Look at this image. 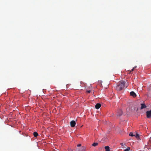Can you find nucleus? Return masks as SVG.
Segmentation results:
<instances>
[{
	"mask_svg": "<svg viewBox=\"0 0 151 151\" xmlns=\"http://www.w3.org/2000/svg\"><path fill=\"white\" fill-rule=\"evenodd\" d=\"M125 82L122 81L120 82L119 84L116 87V89L117 91H120L123 89L125 87Z\"/></svg>",
	"mask_w": 151,
	"mask_h": 151,
	"instance_id": "nucleus-1",
	"label": "nucleus"
},
{
	"mask_svg": "<svg viewBox=\"0 0 151 151\" xmlns=\"http://www.w3.org/2000/svg\"><path fill=\"white\" fill-rule=\"evenodd\" d=\"M85 150L86 147L84 146H82L79 148L76 149V151H85Z\"/></svg>",
	"mask_w": 151,
	"mask_h": 151,
	"instance_id": "nucleus-2",
	"label": "nucleus"
},
{
	"mask_svg": "<svg viewBox=\"0 0 151 151\" xmlns=\"http://www.w3.org/2000/svg\"><path fill=\"white\" fill-rule=\"evenodd\" d=\"M147 117L150 118L151 117V110L147 111L146 112Z\"/></svg>",
	"mask_w": 151,
	"mask_h": 151,
	"instance_id": "nucleus-3",
	"label": "nucleus"
},
{
	"mask_svg": "<svg viewBox=\"0 0 151 151\" xmlns=\"http://www.w3.org/2000/svg\"><path fill=\"white\" fill-rule=\"evenodd\" d=\"M76 124V123L75 121H72L70 122V126L72 127H74L75 126V125Z\"/></svg>",
	"mask_w": 151,
	"mask_h": 151,
	"instance_id": "nucleus-4",
	"label": "nucleus"
},
{
	"mask_svg": "<svg viewBox=\"0 0 151 151\" xmlns=\"http://www.w3.org/2000/svg\"><path fill=\"white\" fill-rule=\"evenodd\" d=\"M122 113V111L121 110L119 109L117 113V116H121Z\"/></svg>",
	"mask_w": 151,
	"mask_h": 151,
	"instance_id": "nucleus-5",
	"label": "nucleus"
},
{
	"mask_svg": "<svg viewBox=\"0 0 151 151\" xmlns=\"http://www.w3.org/2000/svg\"><path fill=\"white\" fill-rule=\"evenodd\" d=\"M101 104L98 103L96 104L95 106V107L96 109H98L101 107Z\"/></svg>",
	"mask_w": 151,
	"mask_h": 151,
	"instance_id": "nucleus-6",
	"label": "nucleus"
},
{
	"mask_svg": "<svg viewBox=\"0 0 151 151\" xmlns=\"http://www.w3.org/2000/svg\"><path fill=\"white\" fill-rule=\"evenodd\" d=\"M130 95L131 96H133L134 97H135L136 96V94L134 91H131L130 93Z\"/></svg>",
	"mask_w": 151,
	"mask_h": 151,
	"instance_id": "nucleus-7",
	"label": "nucleus"
},
{
	"mask_svg": "<svg viewBox=\"0 0 151 151\" xmlns=\"http://www.w3.org/2000/svg\"><path fill=\"white\" fill-rule=\"evenodd\" d=\"M146 105L144 104H141V109H142L144 108H146Z\"/></svg>",
	"mask_w": 151,
	"mask_h": 151,
	"instance_id": "nucleus-8",
	"label": "nucleus"
},
{
	"mask_svg": "<svg viewBox=\"0 0 151 151\" xmlns=\"http://www.w3.org/2000/svg\"><path fill=\"white\" fill-rule=\"evenodd\" d=\"M106 151H109V147L108 146H105V147Z\"/></svg>",
	"mask_w": 151,
	"mask_h": 151,
	"instance_id": "nucleus-9",
	"label": "nucleus"
},
{
	"mask_svg": "<svg viewBox=\"0 0 151 151\" xmlns=\"http://www.w3.org/2000/svg\"><path fill=\"white\" fill-rule=\"evenodd\" d=\"M34 137H36L38 135V134L36 132H34L33 133Z\"/></svg>",
	"mask_w": 151,
	"mask_h": 151,
	"instance_id": "nucleus-10",
	"label": "nucleus"
},
{
	"mask_svg": "<svg viewBox=\"0 0 151 151\" xmlns=\"http://www.w3.org/2000/svg\"><path fill=\"white\" fill-rule=\"evenodd\" d=\"M98 145V143L94 142L92 144V145L93 147H96V146Z\"/></svg>",
	"mask_w": 151,
	"mask_h": 151,
	"instance_id": "nucleus-11",
	"label": "nucleus"
},
{
	"mask_svg": "<svg viewBox=\"0 0 151 151\" xmlns=\"http://www.w3.org/2000/svg\"><path fill=\"white\" fill-rule=\"evenodd\" d=\"M130 148L129 147H128L127 148L125 149L124 151H129L130 150Z\"/></svg>",
	"mask_w": 151,
	"mask_h": 151,
	"instance_id": "nucleus-12",
	"label": "nucleus"
},
{
	"mask_svg": "<svg viewBox=\"0 0 151 151\" xmlns=\"http://www.w3.org/2000/svg\"><path fill=\"white\" fill-rule=\"evenodd\" d=\"M129 135L131 137H133L134 136H135V135L133 134V133L132 132H130L129 134Z\"/></svg>",
	"mask_w": 151,
	"mask_h": 151,
	"instance_id": "nucleus-13",
	"label": "nucleus"
},
{
	"mask_svg": "<svg viewBox=\"0 0 151 151\" xmlns=\"http://www.w3.org/2000/svg\"><path fill=\"white\" fill-rule=\"evenodd\" d=\"M134 136L137 138H139V134H136L135 135V136Z\"/></svg>",
	"mask_w": 151,
	"mask_h": 151,
	"instance_id": "nucleus-14",
	"label": "nucleus"
},
{
	"mask_svg": "<svg viewBox=\"0 0 151 151\" xmlns=\"http://www.w3.org/2000/svg\"><path fill=\"white\" fill-rule=\"evenodd\" d=\"M136 68V66L135 67H134V68H133V69H132V70L130 71V72H129V73H131V72H132V71H133V70H134V69L135 68Z\"/></svg>",
	"mask_w": 151,
	"mask_h": 151,
	"instance_id": "nucleus-15",
	"label": "nucleus"
},
{
	"mask_svg": "<svg viewBox=\"0 0 151 151\" xmlns=\"http://www.w3.org/2000/svg\"><path fill=\"white\" fill-rule=\"evenodd\" d=\"M86 92L88 93H90L91 92V91L90 90H88Z\"/></svg>",
	"mask_w": 151,
	"mask_h": 151,
	"instance_id": "nucleus-16",
	"label": "nucleus"
},
{
	"mask_svg": "<svg viewBox=\"0 0 151 151\" xmlns=\"http://www.w3.org/2000/svg\"><path fill=\"white\" fill-rule=\"evenodd\" d=\"M81 144H78L77 145V146L78 147H80L81 146Z\"/></svg>",
	"mask_w": 151,
	"mask_h": 151,
	"instance_id": "nucleus-17",
	"label": "nucleus"
},
{
	"mask_svg": "<svg viewBox=\"0 0 151 151\" xmlns=\"http://www.w3.org/2000/svg\"><path fill=\"white\" fill-rule=\"evenodd\" d=\"M68 151H73V150H72L71 149H69L68 150Z\"/></svg>",
	"mask_w": 151,
	"mask_h": 151,
	"instance_id": "nucleus-18",
	"label": "nucleus"
},
{
	"mask_svg": "<svg viewBox=\"0 0 151 151\" xmlns=\"http://www.w3.org/2000/svg\"><path fill=\"white\" fill-rule=\"evenodd\" d=\"M150 87L151 88L150 89H151V84L150 85Z\"/></svg>",
	"mask_w": 151,
	"mask_h": 151,
	"instance_id": "nucleus-19",
	"label": "nucleus"
},
{
	"mask_svg": "<svg viewBox=\"0 0 151 151\" xmlns=\"http://www.w3.org/2000/svg\"><path fill=\"white\" fill-rule=\"evenodd\" d=\"M121 145H122V146H123V143H121Z\"/></svg>",
	"mask_w": 151,
	"mask_h": 151,
	"instance_id": "nucleus-20",
	"label": "nucleus"
}]
</instances>
